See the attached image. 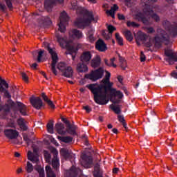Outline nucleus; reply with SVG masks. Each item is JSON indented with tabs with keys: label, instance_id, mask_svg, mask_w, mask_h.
Returning <instances> with one entry per match:
<instances>
[{
	"label": "nucleus",
	"instance_id": "51",
	"mask_svg": "<svg viewBox=\"0 0 177 177\" xmlns=\"http://www.w3.org/2000/svg\"><path fill=\"white\" fill-rule=\"evenodd\" d=\"M50 140L51 143H53V145H55V146H59V142L56 141V140H55V138H53L52 136H50Z\"/></svg>",
	"mask_w": 177,
	"mask_h": 177
},
{
	"label": "nucleus",
	"instance_id": "9",
	"mask_svg": "<svg viewBox=\"0 0 177 177\" xmlns=\"http://www.w3.org/2000/svg\"><path fill=\"white\" fill-rule=\"evenodd\" d=\"M57 67L64 77L68 78L73 77V68L71 66H67L64 62H59Z\"/></svg>",
	"mask_w": 177,
	"mask_h": 177
},
{
	"label": "nucleus",
	"instance_id": "42",
	"mask_svg": "<svg viewBox=\"0 0 177 177\" xmlns=\"http://www.w3.org/2000/svg\"><path fill=\"white\" fill-rule=\"evenodd\" d=\"M120 63L121 68L125 70V68H127V61H125L122 57H120Z\"/></svg>",
	"mask_w": 177,
	"mask_h": 177
},
{
	"label": "nucleus",
	"instance_id": "8",
	"mask_svg": "<svg viewBox=\"0 0 177 177\" xmlns=\"http://www.w3.org/2000/svg\"><path fill=\"white\" fill-rule=\"evenodd\" d=\"M103 74H104V70L103 68H100L97 70L91 71V73L86 74L85 78L91 81H97V80H100L103 77Z\"/></svg>",
	"mask_w": 177,
	"mask_h": 177
},
{
	"label": "nucleus",
	"instance_id": "26",
	"mask_svg": "<svg viewBox=\"0 0 177 177\" xmlns=\"http://www.w3.org/2000/svg\"><path fill=\"white\" fill-rule=\"evenodd\" d=\"M55 129L59 135H66L67 131L64 129V125L62 123H57L55 124Z\"/></svg>",
	"mask_w": 177,
	"mask_h": 177
},
{
	"label": "nucleus",
	"instance_id": "24",
	"mask_svg": "<svg viewBox=\"0 0 177 177\" xmlns=\"http://www.w3.org/2000/svg\"><path fill=\"white\" fill-rule=\"evenodd\" d=\"M95 48L97 50L100 52H104L105 50H107V46H106V44L102 39H100L95 44Z\"/></svg>",
	"mask_w": 177,
	"mask_h": 177
},
{
	"label": "nucleus",
	"instance_id": "58",
	"mask_svg": "<svg viewBox=\"0 0 177 177\" xmlns=\"http://www.w3.org/2000/svg\"><path fill=\"white\" fill-rule=\"evenodd\" d=\"M8 127H10V128H15V121H12L10 123H9Z\"/></svg>",
	"mask_w": 177,
	"mask_h": 177
},
{
	"label": "nucleus",
	"instance_id": "28",
	"mask_svg": "<svg viewBox=\"0 0 177 177\" xmlns=\"http://www.w3.org/2000/svg\"><path fill=\"white\" fill-rule=\"evenodd\" d=\"M117 10H118V6L114 4L113 6L111 8L110 10H106V15H108V16H111V17H113V19H114L115 11Z\"/></svg>",
	"mask_w": 177,
	"mask_h": 177
},
{
	"label": "nucleus",
	"instance_id": "45",
	"mask_svg": "<svg viewBox=\"0 0 177 177\" xmlns=\"http://www.w3.org/2000/svg\"><path fill=\"white\" fill-rule=\"evenodd\" d=\"M44 53H45V50H41L38 52L37 62L39 63H41V59H42V56L44 55Z\"/></svg>",
	"mask_w": 177,
	"mask_h": 177
},
{
	"label": "nucleus",
	"instance_id": "39",
	"mask_svg": "<svg viewBox=\"0 0 177 177\" xmlns=\"http://www.w3.org/2000/svg\"><path fill=\"white\" fill-rule=\"evenodd\" d=\"M66 131L71 135H74L75 133V128L71 124H68Z\"/></svg>",
	"mask_w": 177,
	"mask_h": 177
},
{
	"label": "nucleus",
	"instance_id": "63",
	"mask_svg": "<svg viewBox=\"0 0 177 177\" xmlns=\"http://www.w3.org/2000/svg\"><path fill=\"white\" fill-rule=\"evenodd\" d=\"M37 66H38V64H37V63H34L32 64L31 67L32 68H37Z\"/></svg>",
	"mask_w": 177,
	"mask_h": 177
},
{
	"label": "nucleus",
	"instance_id": "27",
	"mask_svg": "<svg viewBox=\"0 0 177 177\" xmlns=\"http://www.w3.org/2000/svg\"><path fill=\"white\" fill-rule=\"evenodd\" d=\"M17 122L21 131H27L28 127H27L26 122V120H24V119L19 118L17 120Z\"/></svg>",
	"mask_w": 177,
	"mask_h": 177
},
{
	"label": "nucleus",
	"instance_id": "56",
	"mask_svg": "<svg viewBox=\"0 0 177 177\" xmlns=\"http://www.w3.org/2000/svg\"><path fill=\"white\" fill-rule=\"evenodd\" d=\"M83 109L86 110L87 113H91V109L89 108V106H85L83 107Z\"/></svg>",
	"mask_w": 177,
	"mask_h": 177
},
{
	"label": "nucleus",
	"instance_id": "34",
	"mask_svg": "<svg viewBox=\"0 0 177 177\" xmlns=\"http://www.w3.org/2000/svg\"><path fill=\"white\" fill-rule=\"evenodd\" d=\"M114 62H115V57L111 58L110 61L105 60V64L109 67H113V68H115L117 65L114 64Z\"/></svg>",
	"mask_w": 177,
	"mask_h": 177
},
{
	"label": "nucleus",
	"instance_id": "57",
	"mask_svg": "<svg viewBox=\"0 0 177 177\" xmlns=\"http://www.w3.org/2000/svg\"><path fill=\"white\" fill-rule=\"evenodd\" d=\"M176 70H177V66H176ZM171 77H173L174 78H176L177 79V73L174 71L171 73Z\"/></svg>",
	"mask_w": 177,
	"mask_h": 177
},
{
	"label": "nucleus",
	"instance_id": "37",
	"mask_svg": "<svg viewBox=\"0 0 177 177\" xmlns=\"http://www.w3.org/2000/svg\"><path fill=\"white\" fill-rule=\"evenodd\" d=\"M115 37L116 38V41L120 46H122L124 45V39L120 35L119 33H115Z\"/></svg>",
	"mask_w": 177,
	"mask_h": 177
},
{
	"label": "nucleus",
	"instance_id": "54",
	"mask_svg": "<svg viewBox=\"0 0 177 177\" xmlns=\"http://www.w3.org/2000/svg\"><path fill=\"white\" fill-rule=\"evenodd\" d=\"M145 60H146V56L145 55V54H143V52H141L140 61L141 62H145Z\"/></svg>",
	"mask_w": 177,
	"mask_h": 177
},
{
	"label": "nucleus",
	"instance_id": "41",
	"mask_svg": "<svg viewBox=\"0 0 177 177\" xmlns=\"http://www.w3.org/2000/svg\"><path fill=\"white\" fill-rule=\"evenodd\" d=\"M36 170L37 171V172H39V177H45V173L42 167L38 166L37 167H36Z\"/></svg>",
	"mask_w": 177,
	"mask_h": 177
},
{
	"label": "nucleus",
	"instance_id": "7",
	"mask_svg": "<svg viewBox=\"0 0 177 177\" xmlns=\"http://www.w3.org/2000/svg\"><path fill=\"white\" fill-rule=\"evenodd\" d=\"M147 39H149V37L145 32L140 31L137 33L136 37V42L138 45H140V44H145L147 48H150L151 45H153V41L151 39L147 42Z\"/></svg>",
	"mask_w": 177,
	"mask_h": 177
},
{
	"label": "nucleus",
	"instance_id": "20",
	"mask_svg": "<svg viewBox=\"0 0 177 177\" xmlns=\"http://www.w3.org/2000/svg\"><path fill=\"white\" fill-rule=\"evenodd\" d=\"M92 59V53L91 51H84L80 55V62L82 63L89 64Z\"/></svg>",
	"mask_w": 177,
	"mask_h": 177
},
{
	"label": "nucleus",
	"instance_id": "16",
	"mask_svg": "<svg viewBox=\"0 0 177 177\" xmlns=\"http://www.w3.org/2000/svg\"><path fill=\"white\" fill-rule=\"evenodd\" d=\"M93 161L91 156H87L85 154H83L81 156L80 163L84 168H91Z\"/></svg>",
	"mask_w": 177,
	"mask_h": 177
},
{
	"label": "nucleus",
	"instance_id": "33",
	"mask_svg": "<svg viewBox=\"0 0 177 177\" xmlns=\"http://www.w3.org/2000/svg\"><path fill=\"white\" fill-rule=\"evenodd\" d=\"M59 140H61V142H64V143H70L73 142V138L71 136H66V137H60L58 136Z\"/></svg>",
	"mask_w": 177,
	"mask_h": 177
},
{
	"label": "nucleus",
	"instance_id": "22",
	"mask_svg": "<svg viewBox=\"0 0 177 177\" xmlns=\"http://www.w3.org/2000/svg\"><path fill=\"white\" fill-rule=\"evenodd\" d=\"M4 133L8 139H16L19 136V131L13 129H6Z\"/></svg>",
	"mask_w": 177,
	"mask_h": 177
},
{
	"label": "nucleus",
	"instance_id": "53",
	"mask_svg": "<svg viewBox=\"0 0 177 177\" xmlns=\"http://www.w3.org/2000/svg\"><path fill=\"white\" fill-rule=\"evenodd\" d=\"M6 3L10 9L12 8V0H6Z\"/></svg>",
	"mask_w": 177,
	"mask_h": 177
},
{
	"label": "nucleus",
	"instance_id": "30",
	"mask_svg": "<svg viewBox=\"0 0 177 177\" xmlns=\"http://www.w3.org/2000/svg\"><path fill=\"white\" fill-rule=\"evenodd\" d=\"M95 32V30L94 29H90L87 34H86V36H87V39L89 42H95V37L93 36V34Z\"/></svg>",
	"mask_w": 177,
	"mask_h": 177
},
{
	"label": "nucleus",
	"instance_id": "47",
	"mask_svg": "<svg viewBox=\"0 0 177 177\" xmlns=\"http://www.w3.org/2000/svg\"><path fill=\"white\" fill-rule=\"evenodd\" d=\"M44 158L46 159V161L47 162H49V161H50V153H49L46 151H44Z\"/></svg>",
	"mask_w": 177,
	"mask_h": 177
},
{
	"label": "nucleus",
	"instance_id": "59",
	"mask_svg": "<svg viewBox=\"0 0 177 177\" xmlns=\"http://www.w3.org/2000/svg\"><path fill=\"white\" fill-rule=\"evenodd\" d=\"M118 82H119L120 84H122V81H123L122 76H118Z\"/></svg>",
	"mask_w": 177,
	"mask_h": 177
},
{
	"label": "nucleus",
	"instance_id": "48",
	"mask_svg": "<svg viewBox=\"0 0 177 177\" xmlns=\"http://www.w3.org/2000/svg\"><path fill=\"white\" fill-rule=\"evenodd\" d=\"M21 77L23 81H24L25 82H28V76L27 75V74H26V73H21Z\"/></svg>",
	"mask_w": 177,
	"mask_h": 177
},
{
	"label": "nucleus",
	"instance_id": "49",
	"mask_svg": "<svg viewBox=\"0 0 177 177\" xmlns=\"http://www.w3.org/2000/svg\"><path fill=\"white\" fill-rule=\"evenodd\" d=\"M145 30L149 34H153V32H154V28H153L151 27H147V28H145Z\"/></svg>",
	"mask_w": 177,
	"mask_h": 177
},
{
	"label": "nucleus",
	"instance_id": "50",
	"mask_svg": "<svg viewBox=\"0 0 177 177\" xmlns=\"http://www.w3.org/2000/svg\"><path fill=\"white\" fill-rule=\"evenodd\" d=\"M107 29L109 31V34H111L113 31H115V28L111 25L108 26Z\"/></svg>",
	"mask_w": 177,
	"mask_h": 177
},
{
	"label": "nucleus",
	"instance_id": "14",
	"mask_svg": "<svg viewBox=\"0 0 177 177\" xmlns=\"http://www.w3.org/2000/svg\"><path fill=\"white\" fill-rule=\"evenodd\" d=\"M8 88H9V84H7L5 80L0 77V92H3L5 97L10 99L12 95H10V93L8 91Z\"/></svg>",
	"mask_w": 177,
	"mask_h": 177
},
{
	"label": "nucleus",
	"instance_id": "40",
	"mask_svg": "<svg viewBox=\"0 0 177 177\" xmlns=\"http://www.w3.org/2000/svg\"><path fill=\"white\" fill-rule=\"evenodd\" d=\"M47 131L49 133H53V121L50 120L47 124Z\"/></svg>",
	"mask_w": 177,
	"mask_h": 177
},
{
	"label": "nucleus",
	"instance_id": "18",
	"mask_svg": "<svg viewBox=\"0 0 177 177\" xmlns=\"http://www.w3.org/2000/svg\"><path fill=\"white\" fill-rule=\"evenodd\" d=\"M56 2H58V3H63L64 0H46L44 3L45 9H46L48 12H50L52 8L56 4Z\"/></svg>",
	"mask_w": 177,
	"mask_h": 177
},
{
	"label": "nucleus",
	"instance_id": "19",
	"mask_svg": "<svg viewBox=\"0 0 177 177\" xmlns=\"http://www.w3.org/2000/svg\"><path fill=\"white\" fill-rule=\"evenodd\" d=\"M59 153L64 158H66V160H73V158H75V155L70 150L67 149H61L59 151Z\"/></svg>",
	"mask_w": 177,
	"mask_h": 177
},
{
	"label": "nucleus",
	"instance_id": "13",
	"mask_svg": "<svg viewBox=\"0 0 177 177\" xmlns=\"http://www.w3.org/2000/svg\"><path fill=\"white\" fill-rule=\"evenodd\" d=\"M66 177H84L82 175V171L80 169L75 168L73 166L70 170L66 171L65 173Z\"/></svg>",
	"mask_w": 177,
	"mask_h": 177
},
{
	"label": "nucleus",
	"instance_id": "11",
	"mask_svg": "<svg viewBox=\"0 0 177 177\" xmlns=\"http://www.w3.org/2000/svg\"><path fill=\"white\" fill-rule=\"evenodd\" d=\"M9 107H17L21 113V115H27V107L21 102L15 103L11 100H9L8 102Z\"/></svg>",
	"mask_w": 177,
	"mask_h": 177
},
{
	"label": "nucleus",
	"instance_id": "25",
	"mask_svg": "<svg viewBox=\"0 0 177 177\" xmlns=\"http://www.w3.org/2000/svg\"><path fill=\"white\" fill-rule=\"evenodd\" d=\"M76 70L77 73H88L89 68L88 65L85 64V62H80L77 65Z\"/></svg>",
	"mask_w": 177,
	"mask_h": 177
},
{
	"label": "nucleus",
	"instance_id": "10",
	"mask_svg": "<svg viewBox=\"0 0 177 177\" xmlns=\"http://www.w3.org/2000/svg\"><path fill=\"white\" fill-rule=\"evenodd\" d=\"M68 15H67V12L64 11L61 12L59 16V23L58 24L59 30L61 32H64L66 31V26H67V23H68Z\"/></svg>",
	"mask_w": 177,
	"mask_h": 177
},
{
	"label": "nucleus",
	"instance_id": "23",
	"mask_svg": "<svg viewBox=\"0 0 177 177\" xmlns=\"http://www.w3.org/2000/svg\"><path fill=\"white\" fill-rule=\"evenodd\" d=\"M69 37L71 38L77 39H80V38H82L84 37V35L82 34V32L77 30V29H73L71 31H69Z\"/></svg>",
	"mask_w": 177,
	"mask_h": 177
},
{
	"label": "nucleus",
	"instance_id": "1",
	"mask_svg": "<svg viewBox=\"0 0 177 177\" xmlns=\"http://www.w3.org/2000/svg\"><path fill=\"white\" fill-rule=\"evenodd\" d=\"M111 74L106 72L105 77L102 80L101 84H89L87 88L94 95V100L97 104L104 105L109 103L107 91L109 92L110 101L112 103H120V100L124 97V94L117 88H113L114 84L110 82Z\"/></svg>",
	"mask_w": 177,
	"mask_h": 177
},
{
	"label": "nucleus",
	"instance_id": "36",
	"mask_svg": "<svg viewBox=\"0 0 177 177\" xmlns=\"http://www.w3.org/2000/svg\"><path fill=\"white\" fill-rule=\"evenodd\" d=\"M46 172L47 174V177H56V175L53 174V171H52L50 166L46 167Z\"/></svg>",
	"mask_w": 177,
	"mask_h": 177
},
{
	"label": "nucleus",
	"instance_id": "4",
	"mask_svg": "<svg viewBox=\"0 0 177 177\" xmlns=\"http://www.w3.org/2000/svg\"><path fill=\"white\" fill-rule=\"evenodd\" d=\"M167 33L165 31L158 29V34L155 37L153 42H155V45H160L161 42H164V41H168V38H169V35H172L173 37H176L177 35V28L170 27L169 28H166Z\"/></svg>",
	"mask_w": 177,
	"mask_h": 177
},
{
	"label": "nucleus",
	"instance_id": "61",
	"mask_svg": "<svg viewBox=\"0 0 177 177\" xmlns=\"http://www.w3.org/2000/svg\"><path fill=\"white\" fill-rule=\"evenodd\" d=\"M49 21H50V19H49V17H46V18H44V23H49Z\"/></svg>",
	"mask_w": 177,
	"mask_h": 177
},
{
	"label": "nucleus",
	"instance_id": "35",
	"mask_svg": "<svg viewBox=\"0 0 177 177\" xmlns=\"http://www.w3.org/2000/svg\"><path fill=\"white\" fill-rule=\"evenodd\" d=\"M25 169L28 174H31L32 171H34V166L30 162H27L26 166L25 167Z\"/></svg>",
	"mask_w": 177,
	"mask_h": 177
},
{
	"label": "nucleus",
	"instance_id": "3",
	"mask_svg": "<svg viewBox=\"0 0 177 177\" xmlns=\"http://www.w3.org/2000/svg\"><path fill=\"white\" fill-rule=\"evenodd\" d=\"M154 12H157V8H156V7L145 3L143 9L144 14L140 12L133 14L134 19L139 21H142V23L147 26L150 24L151 19H153L156 21H160V17L156 14H154Z\"/></svg>",
	"mask_w": 177,
	"mask_h": 177
},
{
	"label": "nucleus",
	"instance_id": "55",
	"mask_svg": "<svg viewBox=\"0 0 177 177\" xmlns=\"http://www.w3.org/2000/svg\"><path fill=\"white\" fill-rule=\"evenodd\" d=\"M118 17L119 20H125V17L122 14H118Z\"/></svg>",
	"mask_w": 177,
	"mask_h": 177
},
{
	"label": "nucleus",
	"instance_id": "32",
	"mask_svg": "<svg viewBox=\"0 0 177 177\" xmlns=\"http://www.w3.org/2000/svg\"><path fill=\"white\" fill-rule=\"evenodd\" d=\"M110 109H111V110L114 111V113H115V114H120L121 113V109L120 108V106H118V105L112 104L110 105Z\"/></svg>",
	"mask_w": 177,
	"mask_h": 177
},
{
	"label": "nucleus",
	"instance_id": "46",
	"mask_svg": "<svg viewBox=\"0 0 177 177\" xmlns=\"http://www.w3.org/2000/svg\"><path fill=\"white\" fill-rule=\"evenodd\" d=\"M24 140H25L28 146H30L32 143V141L30 140V138H28V136L26 134L24 135Z\"/></svg>",
	"mask_w": 177,
	"mask_h": 177
},
{
	"label": "nucleus",
	"instance_id": "12",
	"mask_svg": "<svg viewBox=\"0 0 177 177\" xmlns=\"http://www.w3.org/2000/svg\"><path fill=\"white\" fill-rule=\"evenodd\" d=\"M33 149V152L31 151H28V160L33 162V164H37L38 161H39V155H38V148L32 146Z\"/></svg>",
	"mask_w": 177,
	"mask_h": 177
},
{
	"label": "nucleus",
	"instance_id": "38",
	"mask_svg": "<svg viewBox=\"0 0 177 177\" xmlns=\"http://www.w3.org/2000/svg\"><path fill=\"white\" fill-rule=\"evenodd\" d=\"M124 36L126 37L127 41H132L133 39V36L132 35V32L130 30L124 31Z\"/></svg>",
	"mask_w": 177,
	"mask_h": 177
},
{
	"label": "nucleus",
	"instance_id": "5",
	"mask_svg": "<svg viewBox=\"0 0 177 177\" xmlns=\"http://www.w3.org/2000/svg\"><path fill=\"white\" fill-rule=\"evenodd\" d=\"M55 37L57 42L59 44L62 48L67 49L71 52V54L77 53L78 48H75V46H73V40H67L66 37H63L57 33H56Z\"/></svg>",
	"mask_w": 177,
	"mask_h": 177
},
{
	"label": "nucleus",
	"instance_id": "31",
	"mask_svg": "<svg viewBox=\"0 0 177 177\" xmlns=\"http://www.w3.org/2000/svg\"><path fill=\"white\" fill-rule=\"evenodd\" d=\"M41 97L44 102H46V103L48 104V106H50V107H51V109H55V104H53V102L49 100V98H48V96H46L44 93H41Z\"/></svg>",
	"mask_w": 177,
	"mask_h": 177
},
{
	"label": "nucleus",
	"instance_id": "29",
	"mask_svg": "<svg viewBox=\"0 0 177 177\" xmlns=\"http://www.w3.org/2000/svg\"><path fill=\"white\" fill-rule=\"evenodd\" d=\"M91 67L93 68H96V67H99L100 66V57L96 56L91 60Z\"/></svg>",
	"mask_w": 177,
	"mask_h": 177
},
{
	"label": "nucleus",
	"instance_id": "2",
	"mask_svg": "<svg viewBox=\"0 0 177 177\" xmlns=\"http://www.w3.org/2000/svg\"><path fill=\"white\" fill-rule=\"evenodd\" d=\"M69 8L73 10H76L78 15H82V17L77 18L75 21V26L77 27V28L84 29L91 24V21L94 20L93 13L84 9L82 7L78 6L77 1L72 2Z\"/></svg>",
	"mask_w": 177,
	"mask_h": 177
},
{
	"label": "nucleus",
	"instance_id": "60",
	"mask_svg": "<svg viewBox=\"0 0 177 177\" xmlns=\"http://www.w3.org/2000/svg\"><path fill=\"white\" fill-rule=\"evenodd\" d=\"M23 172V168L19 167L17 169V174H21Z\"/></svg>",
	"mask_w": 177,
	"mask_h": 177
},
{
	"label": "nucleus",
	"instance_id": "17",
	"mask_svg": "<svg viewBox=\"0 0 177 177\" xmlns=\"http://www.w3.org/2000/svg\"><path fill=\"white\" fill-rule=\"evenodd\" d=\"M165 54L167 57L166 60L169 64H174V62H177V55L176 54L174 53L172 50H165Z\"/></svg>",
	"mask_w": 177,
	"mask_h": 177
},
{
	"label": "nucleus",
	"instance_id": "43",
	"mask_svg": "<svg viewBox=\"0 0 177 177\" xmlns=\"http://www.w3.org/2000/svg\"><path fill=\"white\" fill-rule=\"evenodd\" d=\"M118 120L121 122L124 127V128L127 129V124L125 123V120L124 119V116L119 115L118 116Z\"/></svg>",
	"mask_w": 177,
	"mask_h": 177
},
{
	"label": "nucleus",
	"instance_id": "6",
	"mask_svg": "<svg viewBox=\"0 0 177 177\" xmlns=\"http://www.w3.org/2000/svg\"><path fill=\"white\" fill-rule=\"evenodd\" d=\"M43 46H44V48L47 49L51 56V71L55 75H57V71H56V63L59 62V57L57 56V53H56V50L55 48H50V46H49V44L48 42H44Z\"/></svg>",
	"mask_w": 177,
	"mask_h": 177
},
{
	"label": "nucleus",
	"instance_id": "62",
	"mask_svg": "<svg viewBox=\"0 0 177 177\" xmlns=\"http://www.w3.org/2000/svg\"><path fill=\"white\" fill-rule=\"evenodd\" d=\"M99 168H100L99 165H97L95 167V171H96L97 172H99Z\"/></svg>",
	"mask_w": 177,
	"mask_h": 177
},
{
	"label": "nucleus",
	"instance_id": "64",
	"mask_svg": "<svg viewBox=\"0 0 177 177\" xmlns=\"http://www.w3.org/2000/svg\"><path fill=\"white\" fill-rule=\"evenodd\" d=\"M113 174H117V172H118V168H114L113 169Z\"/></svg>",
	"mask_w": 177,
	"mask_h": 177
},
{
	"label": "nucleus",
	"instance_id": "15",
	"mask_svg": "<svg viewBox=\"0 0 177 177\" xmlns=\"http://www.w3.org/2000/svg\"><path fill=\"white\" fill-rule=\"evenodd\" d=\"M49 150H50L51 153H53L54 154V158L51 163L52 166L55 169H57L59 167H60V163H59V158L57 157V154H59V152L55 147H50L49 148Z\"/></svg>",
	"mask_w": 177,
	"mask_h": 177
},
{
	"label": "nucleus",
	"instance_id": "52",
	"mask_svg": "<svg viewBox=\"0 0 177 177\" xmlns=\"http://www.w3.org/2000/svg\"><path fill=\"white\" fill-rule=\"evenodd\" d=\"M6 10V6L3 4V3L0 1V10H2V12H5Z\"/></svg>",
	"mask_w": 177,
	"mask_h": 177
},
{
	"label": "nucleus",
	"instance_id": "44",
	"mask_svg": "<svg viewBox=\"0 0 177 177\" xmlns=\"http://www.w3.org/2000/svg\"><path fill=\"white\" fill-rule=\"evenodd\" d=\"M127 27H133V28H138L139 27V24L136 23V22H133V21H127Z\"/></svg>",
	"mask_w": 177,
	"mask_h": 177
},
{
	"label": "nucleus",
	"instance_id": "21",
	"mask_svg": "<svg viewBox=\"0 0 177 177\" xmlns=\"http://www.w3.org/2000/svg\"><path fill=\"white\" fill-rule=\"evenodd\" d=\"M30 100L32 106L37 110H39L42 107V100L39 97H32Z\"/></svg>",
	"mask_w": 177,
	"mask_h": 177
}]
</instances>
